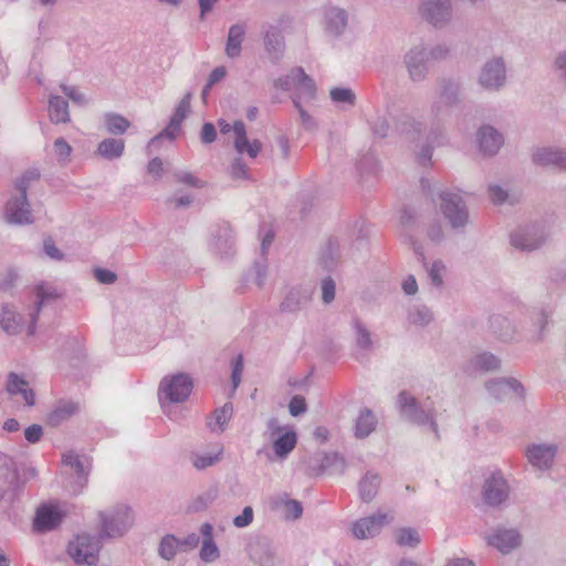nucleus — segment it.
<instances>
[{"label":"nucleus","instance_id":"58","mask_svg":"<svg viewBox=\"0 0 566 566\" xmlns=\"http://www.w3.org/2000/svg\"><path fill=\"white\" fill-rule=\"evenodd\" d=\"M314 437L317 440L325 442L328 439V430L325 427H317L314 430Z\"/></svg>","mask_w":566,"mask_h":566},{"label":"nucleus","instance_id":"11","mask_svg":"<svg viewBox=\"0 0 566 566\" xmlns=\"http://www.w3.org/2000/svg\"><path fill=\"white\" fill-rule=\"evenodd\" d=\"M272 447L279 459H285L296 447L297 436L294 430L276 428L272 432Z\"/></svg>","mask_w":566,"mask_h":566},{"label":"nucleus","instance_id":"51","mask_svg":"<svg viewBox=\"0 0 566 566\" xmlns=\"http://www.w3.org/2000/svg\"><path fill=\"white\" fill-rule=\"evenodd\" d=\"M44 251L52 259H55V260H61L62 259V253L55 247V244L52 241V239H46L44 241Z\"/></svg>","mask_w":566,"mask_h":566},{"label":"nucleus","instance_id":"28","mask_svg":"<svg viewBox=\"0 0 566 566\" xmlns=\"http://www.w3.org/2000/svg\"><path fill=\"white\" fill-rule=\"evenodd\" d=\"M376 426V419L374 415L369 410L363 411L356 423V436L358 438H364L368 436Z\"/></svg>","mask_w":566,"mask_h":566},{"label":"nucleus","instance_id":"47","mask_svg":"<svg viewBox=\"0 0 566 566\" xmlns=\"http://www.w3.org/2000/svg\"><path fill=\"white\" fill-rule=\"evenodd\" d=\"M95 277L97 279V281L105 284H111L116 280L115 273L104 269H97L95 271Z\"/></svg>","mask_w":566,"mask_h":566},{"label":"nucleus","instance_id":"64","mask_svg":"<svg viewBox=\"0 0 566 566\" xmlns=\"http://www.w3.org/2000/svg\"><path fill=\"white\" fill-rule=\"evenodd\" d=\"M38 296L43 301L45 297H50V296H53L52 293H48L45 290H44V286H39L38 287Z\"/></svg>","mask_w":566,"mask_h":566},{"label":"nucleus","instance_id":"9","mask_svg":"<svg viewBox=\"0 0 566 566\" xmlns=\"http://www.w3.org/2000/svg\"><path fill=\"white\" fill-rule=\"evenodd\" d=\"M35 317L31 315L28 325H24L18 319L17 314L8 306L0 307V326L8 334H18L25 331L28 336L34 334Z\"/></svg>","mask_w":566,"mask_h":566},{"label":"nucleus","instance_id":"21","mask_svg":"<svg viewBox=\"0 0 566 566\" xmlns=\"http://www.w3.org/2000/svg\"><path fill=\"white\" fill-rule=\"evenodd\" d=\"M233 413L231 403H224L221 408L216 409L212 419L208 421L211 431L222 432Z\"/></svg>","mask_w":566,"mask_h":566},{"label":"nucleus","instance_id":"55","mask_svg":"<svg viewBox=\"0 0 566 566\" xmlns=\"http://www.w3.org/2000/svg\"><path fill=\"white\" fill-rule=\"evenodd\" d=\"M163 170V163L159 158H154L148 165V171L153 175L159 176Z\"/></svg>","mask_w":566,"mask_h":566},{"label":"nucleus","instance_id":"36","mask_svg":"<svg viewBox=\"0 0 566 566\" xmlns=\"http://www.w3.org/2000/svg\"><path fill=\"white\" fill-rule=\"evenodd\" d=\"M476 366L483 370L496 369L500 365L499 359L491 354H483L476 358Z\"/></svg>","mask_w":566,"mask_h":566},{"label":"nucleus","instance_id":"27","mask_svg":"<svg viewBox=\"0 0 566 566\" xmlns=\"http://www.w3.org/2000/svg\"><path fill=\"white\" fill-rule=\"evenodd\" d=\"M124 142L122 139H105L98 145V154L106 158H115L122 155Z\"/></svg>","mask_w":566,"mask_h":566},{"label":"nucleus","instance_id":"54","mask_svg":"<svg viewBox=\"0 0 566 566\" xmlns=\"http://www.w3.org/2000/svg\"><path fill=\"white\" fill-rule=\"evenodd\" d=\"M226 75V69L224 67H217L212 71L210 78H209V86L213 85L218 81H220Z\"/></svg>","mask_w":566,"mask_h":566},{"label":"nucleus","instance_id":"20","mask_svg":"<svg viewBox=\"0 0 566 566\" xmlns=\"http://www.w3.org/2000/svg\"><path fill=\"white\" fill-rule=\"evenodd\" d=\"M7 390L11 395L21 394L28 406L34 405V392L28 389V384L15 374L9 376Z\"/></svg>","mask_w":566,"mask_h":566},{"label":"nucleus","instance_id":"24","mask_svg":"<svg viewBox=\"0 0 566 566\" xmlns=\"http://www.w3.org/2000/svg\"><path fill=\"white\" fill-rule=\"evenodd\" d=\"M379 478L377 474L367 473L359 483V494L363 501L369 502L377 493Z\"/></svg>","mask_w":566,"mask_h":566},{"label":"nucleus","instance_id":"40","mask_svg":"<svg viewBox=\"0 0 566 566\" xmlns=\"http://www.w3.org/2000/svg\"><path fill=\"white\" fill-rule=\"evenodd\" d=\"M322 297L325 303H331L335 297V283L332 279L322 282Z\"/></svg>","mask_w":566,"mask_h":566},{"label":"nucleus","instance_id":"5","mask_svg":"<svg viewBox=\"0 0 566 566\" xmlns=\"http://www.w3.org/2000/svg\"><path fill=\"white\" fill-rule=\"evenodd\" d=\"M221 134H228L231 130L234 134V147L238 153H248L252 158L256 157L261 150V143L259 140L249 142L247 138L245 126L242 122H235L233 127L226 120L219 122Z\"/></svg>","mask_w":566,"mask_h":566},{"label":"nucleus","instance_id":"19","mask_svg":"<svg viewBox=\"0 0 566 566\" xmlns=\"http://www.w3.org/2000/svg\"><path fill=\"white\" fill-rule=\"evenodd\" d=\"M423 13L434 25L446 20L449 15L448 8L440 0H426L423 3Z\"/></svg>","mask_w":566,"mask_h":566},{"label":"nucleus","instance_id":"52","mask_svg":"<svg viewBox=\"0 0 566 566\" xmlns=\"http://www.w3.org/2000/svg\"><path fill=\"white\" fill-rule=\"evenodd\" d=\"M285 507H286L287 515L293 517V518H297L302 514V506L296 501H289L286 503Z\"/></svg>","mask_w":566,"mask_h":566},{"label":"nucleus","instance_id":"33","mask_svg":"<svg viewBox=\"0 0 566 566\" xmlns=\"http://www.w3.org/2000/svg\"><path fill=\"white\" fill-rule=\"evenodd\" d=\"M400 410L410 417H416L417 402L416 399L407 392H401L398 399Z\"/></svg>","mask_w":566,"mask_h":566},{"label":"nucleus","instance_id":"7","mask_svg":"<svg viewBox=\"0 0 566 566\" xmlns=\"http://www.w3.org/2000/svg\"><path fill=\"white\" fill-rule=\"evenodd\" d=\"M132 524V517L127 507L116 510L109 515H102V532L107 537L122 535Z\"/></svg>","mask_w":566,"mask_h":566},{"label":"nucleus","instance_id":"8","mask_svg":"<svg viewBox=\"0 0 566 566\" xmlns=\"http://www.w3.org/2000/svg\"><path fill=\"white\" fill-rule=\"evenodd\" d=\"M389 522L387 514L373 515L353 524L352 532L357 539L374 537Z\"/></svg>","mask_w":566,"mask_h":566},{"label":"nucleus","instance_id":"10","mask_svg":"<svg viewBox=\"0 0 566 566\" xmlns=\"http://www.w3.org/2000/svg\"><path fill=\"white\" fill-rule=\"evenodd\" d=\"M64 514L54 504H45L38 509L33 527L38 532H45L54 528L63 518Z\"/></svg>","mask_w":566,"mask_h":566},{"label":"nucleus","instance_id":"12","mask_svg":"<svg viewBox=\"0 0 566 566\" xmlns=\"http://www.w3.org/2000/svg\"><path fill=\"white\" fill-rule=\"evenodd\" d=\"M507 493L509 488L503 478L499 474H492L485 482L483 499L486 504L497 505L506 499Z\"/></svg>","mask_w":566,"mask_h":566},{"label":"nucleus","instance_id":"31","mask_svg":"<svg viewBox=\"0 0 566 566\" xmlns=\"http://www.w3.org/2000/svg\"><path fill=\"white\" fill-rule=\"evenodd\" d=\"M221 453H222V447L217 446L212 453L210 452L206 455H199V454L196 455L192 461L193 465L197 469H206V468L212 465L213 463H216L217 461H219Z\"/></svg>","mask_w":566,"mask_h":566},{"label":"nucleus","instance_id":"42","mask_svg":"<svg viewBox=\"0 0 566 566\" xmlns=\"http://www.w3.org/2000/svg\"><path fill=\"white\" fill-rule=\"evenodd\" d=\"M289 409L292 416H298L306 410L305 399L301 396H295L291 399Z\"/></svg>","mask_w":566,"mask_h":566},{"label":"nucleus","instance_id":"29","mask_svg":"<svg viewBox=\"0 0 566 566\" xmlns=\"http://www.w3.org/2000/svg\"><path fill=\"white\" fill-rule=\"evenodd\" d=\"M106 128L113 134H123L129 127V122L119 115L108 114L105 118Z\"/></svg>","mask_w":566,"mask_h":566},{"label":"nucleus","instance_id":"14","mask_svg":"<svg viewBox=\"0 0 566 566\" xmlns=\"http://www.w3.org/2000/svg\"><path fill=\"white\" fill-rule=\"evenodd\" d=\"M556 453V448L553 446L534 444L526 451L528 461L533 467L538 469L548 468Z\"/></svg>","mask_w":566,"mask_h":566},{"label":"nucleus","instance_id":"60","mask_svg":"<svg viewBox=\"0 0 566 566\" xmlns=\"http://www.w3.org/2000/svg\"><path fill=\"white\" fill-rule=\"evenodd\" d=\"M217 0H199L201 13L209 11Z\"/></svg>","mask_w":566,"mask_h":566},{"label":"nucleus","instance_id":"38","mask_svg":"<svg viewBox=\"0 0 566 566\" xmlns=\"http://www.w3.org/2000/svg\"><path fill=\"white\" fill-rule=\"evenodd\" d=\"M331 97L335 102L354 103V94L348 88H334L331 91Z\"/></svg>","mask_w":566,"mask_h":566},{"label":"nucleus","instance_id":"57","mask_svg":"<svg viewBox=\"0 0 566 566\" xmlns=\"http://www.w3.org/2000/svg\"><path fill=\"white\" fill-rule=\"evenodd\" d=\"M179 180L184 184L199 187L201 186L200 182L191 175V174H184L179 177Z\"/></svg>","mask_w":566,"mask_h":566},{"label":"nucleus","instance_id":"34","mask_svg":"<svg viewBox=\"0 0 566 566\" xmlns=\"http://www.w3.org/2000/svg\"><path fill=\"white\" fill-rule=\"evenodd\" d=\"M495 391L500 395L507 396L510 392L520 395L522 392V388L520 384L515 380H503L494 386Z\"/></svg>","mask_w":566,"mask_h":566},{"label":"nucleus","instance_id":"15","mask_svg":"<svg viewBox=\"0 0 566 566\" xmlns=\"http://www.w3.org/2000/svg\"><path fill=\"white\" fill-rule=\"evenodd\" d=\"M78 411V405L73 401H60L55 408L48 415L49 426L57 427L62 422L71 419Z\"/></svg>","mask_w":566,"mask_h":566},{"label":"nucleus","instance_id":"48","mask_svg":"<svg viewBox=\"0 0 566 566\" xmlns=\"http://www.w3.org/2000/svg\"><path fill=\"white\" fill-rule=\"evenodd\" d=\"M242 369H243V360H242V356L239 355L237 358V361L234 364L233 371H232V382H233L234 389L239 386V384L241 381Z\"/></svg>","mask_w":566,"mask_h":566},{"label":"nucleus","instance_id":"46","mask_svg":"<svg viewBox=\"0 0 566 566\" xmlns=\"http://www.w3.org/2000/svg\"><path fill=\"white\" fill-rule=\"evenodd\" d=\"M444 271V265L441 262H434L429 271L431 281L436 285H441L442 277L441 273Z\"/></svg>","mask_w":566,"mask_h":566},{"label":"nucleus","instance_id":"53","mask_svg":"<svg viewBox=\"0 0 566 566\" xmlns=\"http://www.w3.org/2000/svg\"><path fill=\"white\" fill-rule=\"evenodd\" d=\"M402 289L406 292V294H409V295L415 294L417 292V290H418V285H417L416 279L413 276L408 277L403 282Z\"/></svg>","mask_w":566,"mask_h":566},{"label":"nucleus","instance_id":"30","mask_svg":"<svg viewBox=\"0 0 566 566\" xmlns=\"http://www.w3.org/2000/svg\"><path fill=\"white\" fill-rule=\"evenodd\" d=\"M396 542L400 546H415L420 542V537L416 530L400 528L396 533Z\"/></svg>","mask_w":566,"mask_h":566},{"label":"nucleus","instance_id":"18","mask_svg":"<svg viewBox=\"0 0 566 566\" xmlns=\"http://www.w3.org/2000/svg\"><path fill=\"white\" fill-rule=\"evenodd\" d=\"M480 149L485 155L495 154L503 144L502 136L492 127H483L479 134Z\"/></svg>","mask_w":566,"mask_h":566},{"label":"nucleus","instance_id":"6","mask_svg":"<svg viewBox=\"0 0 566 566\" xmlns=\"http://www.w3.org/2000/svg\"><path fill=\"white\" fill-rule=\"evenodd\" d=\"M441 210L453 228L465 224L468 213L460 197L455 193L443 192L441 195Z\"/></svg>","mask_w":566,"mask_h":566},{"label":"nucleus","instance_id":"25","mask_svg":"<svg viewBox=\"0 0 566 566\" xmlns=\"http://www.w3.org/2000/svg\"><path fill=\"white\" fill-rule=\"evenodd\" d=\"M285 85H294L302 87L310 95L314 94L315 85L314 82L304 73L302 69H295L287 76Z\"/></svg>","mask_w":566,"mask_h":566},{"label":"nucleus","instance_id":"62","mask_svg":"<svg viewBox=\"0 0 566 566\" xmlns=\"http://www.w3.org/2000/svg\"><path fill=\"white\" fill-rule=\"evenodd\" d=\"M335 19L337 20V22L344 28L345 24H346V15H345V12L342 11V10H337L335 11Z\"/></svg>","mask_w":566,"mask_h":566},{"label":"nucleus","instance_id":"22","mask_svg":"<svg viewBox=\"0 0 566 566\" xmlns=\"http://www.w3.org/2000/svg\"><path fill=\"white\" fill-rule=\"evenodd\" d=\"M534 161L539 165H555L560 169H566V154L541 149L534 155Z\"/></svg>","mask_w":566,"mask_h":566},{"label":"nucleus","instance_id":"35","mask_svg":"<svg viewBox=\"0 0 566 566\" xmlns=\"http://www.w3.org/2000/svg\"><path fill=\"white\" fill-rule=\"evenodd\" d=\"M72 148L71 146L63 139L59 138L54 143V153L56 156V159L64 164L69 160L71 155Z\"/></svg>","mask_w":566,"mask_h":566},{"label":"nucleus","instance_id":"45","mask_svg":"<svg viewBox=\"0 0 566 566\" xmlns=\"http://www.w3.org/2000/svg\"><path fill=\"white\" fill-rule=\"evenodd\" d=\"M512 244L515 248H518L522 250H534L538 247L537 242L530 241L528 239H525L521 235H514L512 238Z\"/></svg>","mask_w":566,"mask_h":566},{"label":"nucleus","instance_id":"39","mask_svg":"<svg viewBox=\"0 0 566 566\" xmlns=\"http://www.w3.org/2000/svg\"><path fill=\"white\" fill-rule=\"evenodd\" d=\"M357 329V345L363 349H368L371 347V338L369 332L364 328L360 324L356 325Z\"/></svg>","mask_w":566,"mask_h":566},{"label":"nucleus","instance_id":"59","mask_svg":"<svg viewBox=\"0 0 566 566\" xmlns=\"http://www.w3.org/2000/svg\"><path fill=\"white\" fill-rule=\"evenodd\" d=\"M19 428H20V424H19V422L15 419H8L3 423V429L9 431V432L18 431Z\"/></svg>","mask_w":566,"mask_h":566},{"label":"nucleus","instance_id":"3","mask_svg":"<svg viewBox=\"0 0 566 566\" xmlns=\"http://www.w3.org/2000/svg\"><path fill=\"white\" fill-rule=\"evenodd\" d=\"M20 490V478L13 461L0 452V501H14Z\"/></svg>","mask_w":566,"mask_h":566},{"label":"nucleus","instance_id":"23","mask_svg":"<svg viewBox=\"0 0 566 566\" xmlns=\"http://www.w3.org/2000/svg\"><path fill=\"white\" fill-rule=\"evenodd\" d=\"M49 115L54 123L69 120L67 103L60 96L51 97L49 101Z\"/></svg>","mask_w":566,"mask_h":566},{"label":"nucleus","instance_id":"32","mask_svg":"<svg viewBox=\"0 0 566 566\" xmlns=\"http://www.w3.org/2000/svg\"><path fill=\"white\" fill-rule=\"evenodd\" d=\"M179 543L174 536H166L159 545V554L165 559H171L177 551Z\"/></svg>","mask_w":566,"mask_h":566},{"label":"nucleus","instance_id":"26","mask_svg":"<svg viewBox=\"0 0 566 566\" xmlns=\"http://www.w3.org/2000/svg\"><path fill=\"white\" fill-rule=\"evenodd\" d=\"M244 35V30L240 25L231 27L228 35L226 52L230 57L238 56L241 50V42Z\"/></svg>","mask_w":566,"mask_h":566},{"label":"nucleus","instance_id":"1","mask_svg":"<svg viewBox=\"0 0 566 566\" xmlns=\"http://www.w3.org/2000/svg\"><path fill=\"white\" fill-rule=\"evenodd\" d=\"M39 178L40 174L36 170H30L27 171L17 184L19 197L10 200L6 208V218L8 222L19 224L32 222L31 211L29 210V205L27 202V188L29 182L38 181Z\"/></svg>","mask_w":566,"mask_h":566},{"label":"nucleus","instance_id":"49","mask_svg":"<svg viewBox=\"0 0 566 566\" xmlns=\"http://www.w3.org/2000/svg\"><path fill=\"white\" fill-rule=\"evenodd\" d=\"M216 128L212 124L206 123L202 126L201 139L203 143H212L216 139Z\"/></svg>","mask_w":566,"mask_h":566},{"label":"nucleus","instance_id":"61","mask_svg":"<svg viewBox=\"0 0 566 566\" xmlns=\"http://www.w3.org/2000/svg\"><path fill=\"white\" fill-rule=\"evenodd\" d=\"M448 566H473L472 562L468 559H454L451 560Z\"/></svg>","mask_w":566,"mask_h":566},{"label":"nucleus","instance_id":"4","mask_svg":"<svg viewBox=\"0 0 566 566\" xmlns=\"http://www.w3.org/2000/svg\"><path fill=\"white\" fill-rule=\"evenodd\" d=\"M192 379L186 374L165 377L159 386V392L170 402H182L192 391Z\"/></svg>","mask_w":566,"mask_h":566},{"label":"nucleus","instance_id":"56","mask_svg":"<svg viewBox=\"0 0 566 566\" xmlns=\"http://www.w3.org/2000/svg\"><path fill=\"white\" fill-rule=\"evenodd\" d=\"M63 92L73 101L75 102H83L84 96L83 94L78 93L75 88L72 87H63Z\"/></svg>","mask_w":566,"mask_h":566},{"label":"nucleus","instance_id":"13","mask_svg":"<svg viewBox=\"0 0 566 566\" xmlns=\"http://www.w3.org/2000/svg\"><path fill=\"white\" fill-rule=\"evenodd\" d=\"M489 544L507 554L521 545V535L515 530H499L489 538Z\"/></svg>","mask_w":566,"mask_h":566},{"label":"nucleus","instance_id":"63","mask_svg":"<svg viewBox=\"0 0 566 566\" xmlns=\"http://www.w3.org/2000/svg\"><path fill=\"white\" fill-rule=\"evenodd\" d=\"M431 159V153L429 149H426L423 154L419 156V163L421 165H426L427 161H430Z\"/></svg>","mask_w":566,"mask_h":566},{"label":"nucleus","instance_id":"44","mask_svg":"<svg viewBox=\"0 0 566 566\" xmlns=\"http://www.w3.org/2000/svg\"><path fill=\"white\" fill-rule=\"evenodd\" d=\"M42 433L43 431L41 426L32 424L25 429L24 437L29 442L35 443L41 439Z\"/></svg>","mask_w":566,"mask_h":566},{"label":"nucleus","instance_id":"17","mask_svg":"<svg viewBox=\"0 0 566 566\" xmlns=\"http://www.w3.org/2000/svg\"><path fill=\"white\" fill-rule=\"evenodd\" d=\"M190 109V95L187 94L179 103L175 115L172 116L169 126L156 138L151 140V143L156 142L163 136H166L170 139L175 138V132L179 129L180 123L185 119L187 113Z\"/></svg>","mask_w":566,"mask_h":566},{"label":"nucleus","instance_id":"41","mask_svg":"<svg viewBox=\"0 0 566 566\" xmlns=\"http://www.w3.org/2000/svg\"><path fill=\"white\" fill-rule=\"evenodd\" d=\"M62 461L64 465L74 469L76 473L81 474L83 472V467L77 454L73 452L64 453Z\"/></svg>","mask_w":566,"mask_h":566},{"label":"nucleus","instance_id":"43","mask_svg":"<svg viewBox=\"0 0 566 566\" xmlns=\"http://www.w3.org/2000/svg\"><path fill=\"white\" fill-rule=\"evenodd\" d=\"M253 520V511L250 506L244 507L242 514L234 517L233 523L237 527L248 526Z\"/></svg>","mask_w":566,"mask_h":566},{"label":"nucleus","instance_id":"2","mask_svg":"<svg viewBox=\"0 0 566 566\" xmlns=\"http://www.w3.org/2000/svg\"><path fill=\"white\" fill-rule=\"evenodd\" d=\"M101 543L87 534L77 535L67 546V553L78 566H96Z\"/></svg>","mask_w":566,"mask_h":566},{"label":"nucleus","instance_id":"37","mask_svg":"<svg viewBox=\"0 0 566 566\" xmlns=\"http://www.w3.org/2000/svg\"><path fill=\"white\" fill-rule=\"evenodd\" d=\"M218 548L211 541H205L200 551V556L206 562H212L218 557Z\"/></svg>","mask_w":566,"mask_h":566},{"label":"nucleus","instance_id":"50","mask_svg":"<svg viewBox=\"0 0 566 566\" xmlns=\"http://www.w3.org/2000/svg\"><path fill=\"white\" fill-rule=\"evenodd\" d=\"M490 197H491V200L494 202V203H502L506 200V192L497 187V186H492L490 187Z\"/></svg>","mask_w":566,"mask_h":566},{"label":"nucleus","instance_id":"16","mask_svg":"<svg viewBox=\"0 0 566 566\" xmlns=\"http://www.w3.org/2000/svg\"><path fill=\"white\" fill-rule=\"evenodd\" d=\"M504 81V65L497 60L485 65L480 82L485 87H497Z\"/></svg>","mask_w":566,"mask_h":566}]
</instances>
